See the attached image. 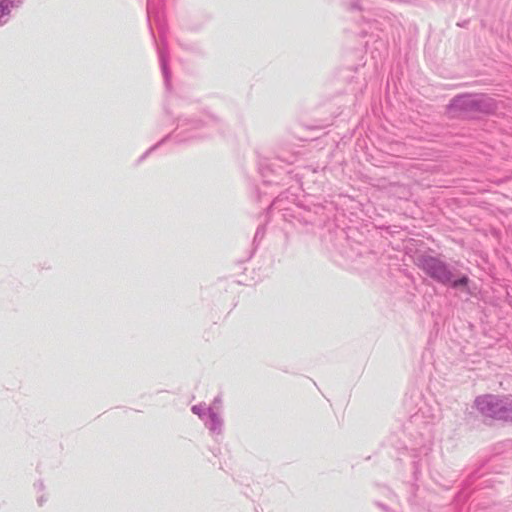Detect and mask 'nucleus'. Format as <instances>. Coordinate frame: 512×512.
Listing matches in <instances>:
<instances>
[{
	"label": "nucleus",
	"mask_w": 512,
	"mask_h": 512,
	"mask_svg": "<svg viewBox=\"0 0 512 512\" xmlns=\"http://www.w3.org/2000/svg\"><path fill=\"white\" fill-rule=\"evenodd\" d=\"M423 269L433 278L442 282L449 283L452 280V273L447 269L446 265L435 258L425 259Z\"/></svg>",
	"instance_id": "2"
},
{
	"label": "nucleus",
	"mask_w": 512,
	"mask_h": 512,
	"mask_svg": "<svg viewBox=\"0 0 512 512\" xmlns=\"http://www.w3.org/2000/svg\"><path fill=\"white\" fill-rule=\"evenodd\" d=\"M468 281H469L468 278L466 276H463L459 280L452 282V285H453V287H458L461 285H466L468 283Z\"/></svg>",
	"instance_id": "4"
},
{
	"label": "nucleus",
	"mask_w": 512,
	"mask_h": 512,
	"mask_svg": "<svg viewBox=\"0 0 512 512\" xmlns=\"http://www.w3.org/2000/svg\"><path fill=\"white\" fill-rule=\"evenodd\" d=\"M451 112L462 111L465 114L474 112L491 113L496 109L495 102L487 96H460L453 100Z\"/></svg>",
	"instance_id": "1"
},
{
	"label": "nucleus",
	"mask_w": 512,
	"mask_h": 512,
	"mask_svg": "<svg viewBox=\"0 0 512 512\" xmlns=\"http://www.w3.org/2000/svg\"><path fill=\"white\" fill-rule=\"evenodd\" d=\"M491 416L493 417H503L501 415V412L500 411H497V410H491V413H490Z\"/></svg>",
	"instance_id": "5"
},
{
	"label": "nucleus",
	"mask_w": 512,
	"mask_h": 512,
	"mask_svg": "<svg viewBox=\"0 0 512 512\" xmlns=\"http://www.w3.org/2000/svg\"><path fill=\"white\" fill-rule=\"evenodd\" d=\"M478 405L482 411L486 410V407L498 405V400L493 396H486L478 401Z\"/></svg>",
	"instance_id": "3"
}]
</instances>
